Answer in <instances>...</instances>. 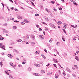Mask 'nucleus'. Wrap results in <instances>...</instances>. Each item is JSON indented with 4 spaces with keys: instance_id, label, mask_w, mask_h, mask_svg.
I'll list each match as a JSON object with an SVG mask.
<instances>
[{
    "instance_id": "f257e3e1",
    "label": "nucleus",
    "mask_w": 79,
    "mask_h": 79,
    "mask_svg": "<svg viewBox=\"0 0 79 79\" xmlns=\"http://www.w3.org/2000/svg\"><path fill=\"white\" fill-rule=\"evenodd\" d=\"M50 26H51V27H52V28L54 29H56V27H55L53 24H50Z\"/></svg>"
},
{
    "instance_id": "f03ea898",
    "label": "nucleus",
    "mask_w": 79,
    "mask_h": 79,
    "mask_svg": "<svg viewBox=\"0 0 79 79\" xmlns=\"http://www.w3.org/2000/svg\"><path fill=\"white\" fill-rule=\"evenodd\" d=\"M0 47H1V48H5V45H3L2 44L0 43Z\"/></svg>"
},
{
    "instance_id": "7ed1b4c3",
    "label": "nucleus",
    "mask_w": 79,
    "mask_h": 79,
    "mask_svg": "<svg viewBox=\"0 0 79 79\" xmlns=\"http://www.w3.org/2000/svg\"><path fill=\"white\" fill-rule=\"evenodd\" d=\"M35 66H36V67H40V65L38 64H35Z\"/></svg>"
},
{
    "instance_id": "20e7f679",
    "label": "nucleus",
    "mask_w": 79,
    "mask_h": 79,
    "mask_svg": "<svg viewBox=\"0 0 79 79\" xmlns=\"http://www.w3.org/2000/svg\"><path fill=\"white\" fill-rule=\"evenodd\" d=\"M53 61H54L56 62V63H58V60H57L55 59H53Z\"/></svg>"
},
{
    "instance_id": "39448f33",
    "label": "nucleus",
    "mask_w": 79,
    "mask_h": 79,
    "mask_svg": "<svg viewBox=\"0 0 79 79\" xmlns=\"http://www.w3.org/2000/svg\"><path fill=\"white\" fill-rule=\"evenodd\" d=\"M8 56L10 57V58H12V57H13V56L11 54H9L8 55Z\"/></svg>"
},
{
    "instance_id": "423d86ee",
    "label": "nucleus",
    "mask_w": 79,
    "mask_h": 79,
    "mask_svg": "<svg viewBox=\"0 0 79 79\" xmlns=\"http://www.w3.org/2000/svg\"><path fill=\"white\" fill-rule=\"evenodd\" d=\"M75 58L76 60L77 61H79V57H78V56H76Z\"/></svg>"
},
{
    "instance_id": "0eeeda50",
    "label": "nucleus",
    "mask_w": 79,
    "mask_h": 79,
    "mask_svg": "<svg viewBox=\"0 0 79 79\" xmlns=\"http://www.w3.org/2000/svg\"><path fill=\"white\" fill-rule=\"evenodd\" d=\"M3 32H5L6 33H8V32L7 31H6V30L5 29H3Z\"/></svg>"
},
{
    "instance_id": "6e6552de",
    "label": "nucleus",
    "mask_w": 79,
    "mask_h": 79,
    "mask_svg": "<svg viewBox=\"0 0 79 79\" xmlns=\"http://www.w3.org/2000/svg\"><path fill=\"white\" fill-rule=\"evenodd\" d=\"M29 36H28V35H26V39H29Z\"/></svg>"
},
{
    "instance_id": "1a4fd4ad",
    "label": "nucleus",
    "mask_w": 79,
    "mask_h": 79,
    "mask_svg": "<svg viewBox=\"0 0 79 79\" xmlns=\"http://www.w3.org/2000/svg\"><path fill=\"white\" fill-rule=\"evenodd\" d=\"M52 41H53V39H51L49 40V42L50 43H51L52 42Z\"/></svg>"
},
{
    "instance_id": "9d476101",
    "label": "nucleus",
    "mask_w": 79,
    "mask_h": 79,
    "mask_svg": "<svg viewBox=\"0 0 79 79\" xmlns=\"http://www.w3.org/2000/svg\"><path fill=\"white\" fill-rule=\"evenodd\" d=\"M66 69L68 71V72L69 73H71V71H70V70L68 68H66Z\"/></svg>"
},
{
    "instance_id": "9b49d317",
    "label": "nucleus",
    "mask_w": 79,
    "mask_h": 79,
    "mask_svg": "<svg viewBox=\"0 0 79 79\" xmlns=\"http://www.w3.org/2000/svg\"><path fill=\"white\" fill-rule=\"evenodd\" d=\"M55 78H56V79H57V78H58V75H57L56 74L55 75Z\"/></svg>"
},
{
    "instance_id": "f8f14e48",
    "label": "nucleus",
    "mask_w": 79,
    "mask_h": 79,
    "mask_svg": "<svg viewBox=\"0 0 79 79\" xmlns=\"http://www.w3.org/2000/svg\"><path fill=\"white\" fill-rule=\"evenodd\" d=\"M41 73H45V71L44 70H41Z\"/></svg>"
},
{
    "instance_id": "ddd939ff",
    "label": "nucleus",
    "mask_w": 79,
    "mask_h": 79,
    "mask_svg": "<svg viewBox=\"0 0 79 79\" xmlns=\"http://www.w3.org/2000/svg\"><path fill=\"white\" fill-rule=\"evenodd\" d=\"M17 18L18 19H22V18H23L22 17L19 16H18Z\"/></svg>"
},
{
    "instance_id": "4468645a",
    "label": "nucleus",
    "mask_w": 79,
    "mask_h": 79,
    "mask_svg": "<svg viewBox=\"0 0 79 79\" xmlns=\"http://www.w3.org/2000/svg\"><path fill=\"white\" fill-rule=\"evenodd\" d=\"M2 63H3V62L2 61H1L0 62V64L1 65V67H2V66H3V64Z\"/></svg>"
},
{
    "instance_id": "2eb2a0df",
    "label": "nucleus",
    "mask_w": 79,
    "mask_h": 79,
    "mask_svg": "<svg viewBox=\"0 0 79 79\" xmlns=\"http://www.w3.org/2000/svg\"><path fill=\"white\" fill-rule=\"evenodd\" d=\"M24 21L25 23H28V21L27 19H24Z\"/></svg>"
},
{
    "instance_id": "dca6fc26",
    "label": "nucleus",
    "mask_w": 79,
    "mask_h": 79,
    "mask_svg": "<svg viewBox=\"0 0 79 79\" xmlns=\"http://www.w3.org/2000/svg\"><path fill=\"white\" fill-rule=\"evenodd\" d=\"M9 77H10V78H11V79H13V76L11 75H10L9 76Z\"/></svg>"
},
{
    "instance_id": "f3484780",
    "label": "nucleus",
    "mask_w": 79,
    "mask_h": 79,
    "mask_svg": "<svg viewBox=\"0 0 79 79\" xmlns=\"http://www.w3.org/2000/svg\"><path fill=\"white\" fill-rule=\"evenodd\" d=\"M40 37L41 39H44V36H43V35H40Z\"/></svg>"
},
{
    "instance_id": "a211bd4d",
    "label": "nucleus",
    "mask_w": 79,
    "mask_h": 79,
    "mask_svg": "<svg viewBox=\"0 0 79 79\" xmlns=\"http://www.w3.org/2000/svg\"><path fill=\"white\" fill-rule=\"evenodd\" d=\"M13 52H17V51L16 49H14L13 50Z\"/></svg>"
},
{
    "instance_id": "6ab92c4d",
    "label": "nucleus",
    "mask_w": 79,
    "mask_h": 79,
    "mask_svg": "<svg viewBox=\"0 0 79 79\" xmlns=\"http://www.w3.org/2000/svg\"><path fill=\"white\" fill-rule=\"evenodd\" d=\"M36 54H37V55L38 54H39V51H36L35 52Z\"/></svg>"
},
{
    "instance_id": "aec40b11",
    "label": "nucleus",
    "mask_w": 79,
    "mask_h": 79,
    "mask_svg": "<svg viewBox=\"0 0 79 79\" xmlns=\"http://www.w3.org/2000/svg\"><path fill=\"white\" fill-rule=\"evenodd\" d=\"M41 56L43 58H44V59H45V58H46V57H45V56H44V55H42Z\"/></svg>"
},
{
    "instance_id": "412c9836",
    "label": "nucleus",
    "mask_w": 79,
    "mask_h": 79,
    "mask_svg": "<svg viewBox=\"0 0 79 79\" xmlns=\"http://www.w3.org/2000/svg\"><path fill=\"white\" fill-rule=\"evenodd\" d=\"M3 39H4V38H3V37H1L0 38V40H3Z\"/></svg>"
},
{
    "instance_id": "4be33fe9",
    "label": "nucleus",
    "mask_w": 79,
    "mask_h": 79,
    "mask_svg": "<svg viewBox=\"0 0 79 79\" xmlns=\"http://www.w3.org/2000/svg\"><path fill=\"white\" fill-rule=\"evenodd\" d=\"M45 10L46 11H47L48 13L49 12V11H50V10H48V9H47V8L45 9Z\"/></svg>"
},
{
    "instance_id": "5701e85b",
    "label": "nucleus",
    "mask_w": 79,
    "mask_h": 79,
    "mask_svg": "<svg viewBox=\"0 0 79 79\" xmlns=\"http://www.w3.org/2000/svg\"><path fill=\"white\" fill-rule=\"evenodd\" d=\"M56 45H57L59 46V45H60V42H57V43H56Z\"/></svg>"
},
{
    "instance_id": "b1692460",
    "label": "nucleus",
    "mask_w": 79,
    "mask_h": 79,
    "mask_svg": "<svg viewBox=\"0 0 79 79\" xmlns=\"http://www.w3.org/2000/svg\"><path fill=\"white\" fill-rule=\"evenodd\" d=\"M62 30L63 32L65 33V34H66V32L65 31V30L64 29H63Z\"/></svg>"
},
{
    "instance_id": "393cba45",
    "label": "nucleus",
    "mask_w": 79,
    "mask_h": 79,
    "mask_svg": "<svg viewBox=\"0 0 79 79\" xmlns=\"http://www.w3.org/2000/svg\"><path fill=\"white\" fill-rule=\"evenodd\" d=\"M28 70L30 71L32 70V69L31 68V67H29L28 68Z\"/></svg>"
},
{
    "instance_id": "a878e982",
    "label": "nucleus",
    "mask_w": 79,
    "mask_h": 79,
    "mask_svg": "<svg viewBox=\"0 0 79 79\" xmlns=\"http://www.w3.org/2000/svg\"><path fill=\"white\" fill-rule=\"evenodd\" d=\"M5 72L6 74H7V75H9V73H8L7 72H6V71H5Z\"/></svg>"
},
{
    "instance_id": "bb28decb",
    "label": "nucleus",
    "mask_w": 79,
    "mask_h": 79,
    "mask_svg": "<svg viewBox=\"0 0 79 79\" xmlns=\"http://www.w3.org/2000/svg\"><path fill=\"white\" fill-rule=\"evenodd\" d=\"M62 39L63 41H64V42L65 41V40H64V36H62Z\"/></svg>"
},
{
    "instance_id": "cd10ccee",
    "label": "nucleus",
    "mask_w": 79,
    "mask_h": 79,
    "mask_svg": "<svg viewBox=\"0 0 79 79\" xmlns=\"http://www.w3.org/2000/svg\"><path fill=\"white\" fill-rule=\"evenodd\" d=\"M18 66L19 68H21V67H22L23 66H22V65L19 64L18 65Z\"/></svg>"
},
{
    "instance_id": "c85d7f7f",
    "label": "nucleus",
    "mask_w": 79,
    "mask_h": 79,
    "mask_svg": "<svg viewBox=\"0 0 79 79\" xmlns=\"http://www.w3.org/2000/svg\"><path fill=\"white\" fill-rule=\"evenodd\" d=\"M74 67H75V68L76 69H77V65H74Z\"/></svg>"
},
{
    "instance_id": "c756f323",
    "label": "nucleus",
    "mask_w": 79,
    "mask_h": 79,
    "mask_svg": "<svg viewBox=\"0 0 79 79\" xmlns=\"http://www.w3.org/2000/svg\"><path fill=\"white\" fill-rule=\"evenodd\" d=\"M10 66H13V63H10Z\"/></svg>"
},
{
    "instance_id": "7c9ffc66",
    "label": "nucleus",
    "mask_w": 79,
    "mask_h": 79,
    "mask_svg": "<svg viewBox=\"0 0 79 79\" xmlns=\"http://www.w3.org/2000/svg\"><path fill=\"white\" fill-rule=\"evenodd\" d=\"M41 23H42V24H45L46 25H47V23H46L45 22H42Z\"/></svg>"
},
{
    "instance_id": "2f4dec72",
    "label": "nucleus",
    "mask_w": 79,
    "mask_h": 79,
    "mask_svg": "<svg viewBox=\"0 0 79 79\" xmlns=\"http://www.w3.org/2000/svg\"><path fill=\"white\" fill-rule=\"evenodd\" d=\"M35 16H39L40 15H39V14H36L35 15Z\"/></svg>"
},
{
    "instance_id": "473e14b6",
    "label": "nucleus",
    "mask_w": 79,
    "mask_h": 79,
    "mask_svg": "<svg viewBox=\"0 0 79 79\" xmlns=\"http://www.w3.org/2000/svg\"><path fill=\"white\" fill-rule=\"evenodd\" d=\"M63 74H64V76H66V73H65V72H63Z\"/></svg>"
},
{
    "instance_id": "72a5a7b5",
    "label": "nucleus",
    "mask_w": 79,
    "mask_h": 79,
    "mask_svg": "<svg viewBox=\"0 0 79 79\" xmlns=\"http://www.w3.org/2000/svg\"><path fill=\"white\" fill-rule=\"evenodd\" d=\"M36 76H40V74L39 73H36Z\"/></svg>"
},
{
    "instance_id": "f704fd0d",
    "label": "nucleus",
    "mask_w": 79,
    "mask_h": 79,
    "mask_svg": "<svg viewBox=\"0 0 79 79\" xmlns=\"http://www.w3.org/2000/svg\"><path fill=\"white\" fill-rule=\"evenodd\" d=\"M14 22L15 23H19V21H17V20H15L14 21Z\"/></svg>"
},
{
    "instance_id": "c9c22d12",
    "label": "nucleus",
    "mask_w": 79,
    "mask_h": 79,
    "mask_svg": "<svg viewBox=\"0 0 79 79\" xmlns=\"http://www.w3.org/2000/svg\"><path fill=\"white\" fill-rule=\"evenodd\" d=\"M13 27L14 29H16V28H17L16 26H14Z\"/></svg>"
},
{
    "instance_id": "e433bc0d",
    "label": "nucleus",
    "mask_w": 79,
    "mask_h": 79,
    "mask_svg": "<svg viewBox=\"0 0 79 79\" xmlns=\"http://www.w3.org/2000/svg\"><path fill=\"white\" fill-rule=\"evenodd\" d=\"M21 41H22V40H18V42H21Z\"/></svg>"
},
{
    "instance_id": "4c0bfd02",
    "label": "nucleus",
    "mask_w": 79,
    "mask_h": 79,
    "mask_svg": "<svg viewBox=\"0 0 79 79\" xmlns=\"http://www.w3.org/2000/svg\"><path fill=\"white\" fill-rule=\"evenodd\" d=\"M45 19H46V21H47V19H48V18L47 17H45L44 18Z\"/></svg>"
},
{
    "instance_id": "58836bf2",
    "label": "nucleus",
    "mask_w": 79,
    "mask_h": 79,
    "mask_svg": "<svg viewBox=\"0 0 79 79\" xmlns=\"http://www.w3.org/2000/svg\"><path fill=\"white\" fill-rule=\"evenodd\" d=\"M48 29L47 28L45 27V31H48Z\"/></svg>"
},
{
    "instance_id": "ea45409f",
    "label": "nucleus",
    "mask_w": 79,
    "mask_h": 79,
    "mask_svg": "<svg viewBox=\"0 0 79 79\" xmlns=\"http://www.w3.org/2000/svg\"><path fill=\"white\" fill-rule=\"evenodd\" d=\"M21 24L22 25H24V24H25V23L24 22H22L21 23Z\"/></svg>"
},
{
    "instance_id": "a19ab883",
    "label": "nucleus",
    "mask_w": 79,
    "mask_h": 79,
    "mask_svg": "<svg viewBox=\"0 0 79 79\" xmlns=\"http://www.w3.org/2000/svg\"><path fill=\"white\" fill-rule=\"evenodd\" d=\"M58 65H59L60 66V68H62V69H63V67H61V65L60 64H58Z\"/></svg>"
},
{
    "instance_id": "79ce46f5",
    "label": "nucleus",
    "mask_w": 79,
    "mask_h": 79,
    "mask_svg": "<svg viewBox=\"0 0 79 79\" xmlns=\"http://www.w3.org/2000/svg\"><path fill=\"white\" fill-rule=\"evenodd\" d=\"M51 3H52V4H55V2H54L53 1H51Z\"/></svg>"
},
{
    "instance_id": "37998d69",
    "label": "nucleus",
    "mask_w": 79,
    "mask_h": 79,
    "mask_svg": "<svg viewBox=\"0 0 79 79\" xmlns=\"http://www.w3.org/2000/svg\"><path fill=\"white\" fill-rule=\"evenodd\" d=\"M63 27H64V29H66V25H65Z\"/></svg>"
},
{
    "instance_id": "c03bdc74",
    "label": "nucleus",
    "mask_w": 79,
    "mask_h": 79,
    "mask_svg": "<svg viewBox=\"0 0 79 79\" xmlns=\"http://www.w3.org/2000/svg\"><path fill=\"white\" fill-rule=\"evenodd\" d=\"M71 27H73L74 28H75V27H74V26L73 25H71Z\"/></svg>"
},
{
    "instance_id": "a18cd8bd",
    "label": "nucleus",
    "mask_w": 79,
    "mask_h": 79,
    "mask_svg": "<svg viewBox=\"0 0 79 79\" xmlns=\"http://www.w3.org/2000/svg\"><path fill=\"white\" fill-rule=\"evenodd\" d=\"M1 4L2 5V6H3V7H4V6H5V5H4L3 4V2H2L1 3Z\"/></svg>"
},
{
    "instance_id": "49530a36",
    "label": "nucleus",
    "mask_w": 79,
    "mask_h": 79,
    "mask_svg": "<svg viewBox=\"0 0 79 79\" xmlns=\"http://www.w3.org/2000/svg\"><path fill=\"white\" fill-rule=\"evenodd\" d=\"M26 63V62H23L22 63V64H25Z\"/></svg>"
},
{
    "instance_id": "de8ad7c7",
    "label": "nucleus",
    "mask_w": 79,
    "mask_h": 79,
    "mask_svg": "<svg viewBox=\"0 0 79 79\" xmlns=\"http://www.w3.org/2000/svg\"><path fill=\"white\" fill-rule=\"evenodd\" d=\"M73 39L74 40H76V37H74L73 38Z\"/></svg>"
},
{
    "instance_id": "09e8293b",
    "label": "nucleus",
    "mask_w": 79,
    "mask_h": 79,
    "mask_svg": "<svg viewBox=\"0 0 79 79\" xmlns=\"http://www.w3.org/2000/svg\"><path fill=\"white\" fill-rule=\"evenodd\" d=\"M26 43V41H23L22 42V44H24Z\"/></svg>"
},
{
    "instance_id": "8fccbe9b",
    "label": "nucleus",
    "mask_w": 79,
    "mask_h": 79,
    "mask_svg": "<svg viewBox=\"0 0 79 79\" xmlns=\"http://www.w3.org/2000/svg\"><path fill=\"white\" fill-rule=\"evenodd\" d=\"M53 65L54 66H55V67H56V68H57L56 67V64H53Z\"/></svg>"
},
{
    "instance_id": "3c124183",
    "label": "nucleus",
    "mask_w": 79,
    "mask_h": 79,
    "mask_svg": "<svg viewBox=\"0 0 79 79\" xmlns=\"http://www.w3.org/2000/svg\"><path fill=\"white\" fill-rule=\"evenodd\" d=\"M73 3L75 5H77V3H76V2H73Z\"/></svg>"
},
{
    "instance_id": "603ef678",
    "label": "nucleus",
    "mask_w": 79,
    "mask_h": 79,
    "mask_svg": "<svg viewBox=\"0 0 79 79\" xmlns=\"http://www.w3.org/2000/svg\"><path fill=\"white\" fill-rule=\"evenodd\" d=\"M59 10H62V8H61V7H59Z\"/></svg>"
},
{
    "instance_id": "864d4df0",
    "label": "nucleus",
    "mask_w": 79,
    "mask_h": 79,
    "mask_svg": "<svg viewBox=\"0 0 79 79\" xmlns=\"http://www.w3.org/2000/svg\"><path fill=\"white\" fill-rule=\"evenodd\" d=\"M53 10L55 11H57V10L56 9H54Z\"/></svg>"
},
{
    "instance_id": "5fc2aeb1",
    "label": "nucleus",
    "mask_w": 79,
    "mask_h": 79,
    "mask_svg": "<svg viewBox=\"0 0 79 79\" xmlns=\"http://www.w3.org/2000/svg\"><path fill=\"white\" fill-rule=\"evenodd\" d=\"M12 67L13 68H15V67H16V65H14Z\"/></svg>"
},
{
    "instance_id": "6e6d98bb",
    "label": "nucleus",
    "mask_w": 79,
    "mask_h": 79,
    "mask_svg": "<svg viewBox=\"0 0 79 79\" xmlns=\"http://www.w3.org/2000/svg\"><path fill=\"white\" fill-rule=\"evenodd\" d=\"M76 53L77 54H78V55H79V52L78 51H76Z\"/></svg>"
},
{
    "instance_id": "4d7b16f0",
    "label": "nucleus",
    "mask_w": 79,
    "mask_h": 79,
    "mask_svg": "<svg viewBox=\"0 0 79 79\" xmlns=\"http://www.w3.org/2000/svg\"><path fill=\"white\" fill-rule=\"evenodd\" d=\"M49 73L50 75H51V74H52V72H49Z\"/></svg>"
},
{
    "instance_id": "13d9d810",
    "label": "nucleus",
    "mask_w": 79,
    "mask_h": 79,
    "mask_svg": "<svg viewBox=\"0 0 79 79\" xmlns=\"http://www.w3.org/2000/svg\"><path fill=\"white\" fill-rule=\"evenodd\" d=\"M42 29L41 28H40L39 29V31H42Z\"/></svg>"
},
{
    "instance_id": "bf43d9fd",
    "label": "nucleus",
    "mask_w": 79,
    "mask_h": 79,
    "mask_svg": "<svg viewBox=\"0 0 79 79\" xmlns=\"http://www.w3.org/2000/svg\"><path fill=\"white\" fill-rule=\"evenodd\" d=\"M10 9H11V10H13L14 9V7H12L10 8Z\"/></svg>"
},
{
    "instance_id": "052dcab7",
    "label": "nucleus",
    "mask_w": 79,
    "mask_h": 79,
    "mask_svg": "<svg viewBox=\"0 0 79 79\" xmlns=\"http://www.w3.org/2000/svg\"><path fill=\"white\" fill-rule=\"evenodd\" d=\"M34 37H35V36H34V35H32V38H34Z\"/></svg>"
},
{
    "instance_id": "680f3d73",
    "label": "nucleus",
    "mask_w": 79,
    "mask_h": 79,
    "mask_svg": "<svg viewBox=\"0 0 79 79\" xmlns=\"http://www.w3.org/2000/svg\"><path fill=\"white\" fill-rule=\"evenodd\" d=\"M73 77H76V75H75V74H73Z\"/></svg>"
},
{
    "instance_id": "e2e57ef3",
    "label": "nucleus",
    "mask_w": 79,
    "mask_h": 79,
    "mask_svg": "<svg viewBox=\"0 0 79 79\" xmlns=\"http://www.w3.org/2000/svg\"><path fill=\"white\" fill-rule=\"evenodd\" d=\"M36 27H37L38 28H39V27H39V25H36Z\"/></svg>"
},
{
    "instance_id": "0e129e2a",
    "label": "nucleus",
    "mask_w": 79,
    "mask_h": 79,
    "mask_svg": "<svg viewBox=\"0 0 79 79\" xmlns=\"http://www.w3.org/2000/svg\"><path fill=\"white\" fill-rule=\"evenodd\" d=\"M15 11H18V9L16 8H15Z\"/></svg>"
},
{
    "instance_id": "69168bd1",
    "label": "nucleus",
    "mask_w": 79,
    "mask_h": 79,
    "mask_svg": "<svg viewBox=\"0 0 79 79\" xmlns=\"http://www.w3.org/2000/svg\"><path fill=\"white\" fill-rule=\"evenodd\" d=\"M9 1L12 2V3H13V0H9Z\"/></svg>"
},
{
    "instance_id": "338daca9",
    "label": "nucleus",
    "mask_w": 79,
    "mask_h": 79,
    "mask_svg": "<svg viewBox=\"0 0 79 79\" xmlns=\"http://www.w3.org/2000/svg\"><path fill=\"white\" fill-rule=\"evenodd\" d=\"M44 51L45 52H46V53H47V50L46 49H44Z\"/></svg>"
},
{
    "instance_id": "774afa93",
    "label": "nucleus",
    "mask_w": 79,
    "mask_h": 79,
    "mask_svg": "<svg viewBox=\"0 0 79 79\" xmlns=\"http://www.w3.org/2000/svg\"><path fill=\"white\" fill-rule=\"evenodd\" d=\"M59 23H60V24H62V22L60 21L59 22Z\"/></svg>"
}]
</instances>
